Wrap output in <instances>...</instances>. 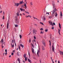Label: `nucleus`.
<instances>
[{
    "mask_svg": "<svg viewBox=\"0 0 63 63\" xmlns=\"http://www.w3.org/2000/svg\"><path fill=\"white\" fill-rule=\"evenodd\" d=\"M56 11V8H55L52 12L53 13L52 14V16H49L48 17L49 18L51 19V18H52V16H54V15H55L54 13H55Z\"/></svg>",
    "mask_w": 63,
    "mask_h": 63,
    "instance_id": "nucleus-1",
    "label": "nucleus"
},
{
    "mask_svg": "<svg viewBox=\"0 0 63 63\" xmlns=\"http://www.w3.org/2000/svg\"><path fill=\"white\" fill-rule=\"evenodd\" d=\"M15 22L16 24H18L19 23L18 19V18L16 17V16Z\"/></svg>",
    "mask_w": 63,
    "mask_h": 63,
    "instance_id": "nucleus-2",
    "label": "nucleus"
},
{
    "mask_svg": "<svg viewBox=\"0 0 63 63\" xmlns=\"http://www.w3.org/2000/svg\"><path fill=\"white\" fill-rule=\"evenodd\" d=\"M54 43H53L52 44V51L54 52Z\"/></svg>",
    "mask_w": 63,
    "mask_h": 63,
    "instance_id": "nucleus-3",
    "label": "nucleus"
},
{
    "mask_svg": "<svg viewBox=\"0 0 63 63\" xmlns=\"http://www.w3.org/2000/svg\"><path fill=\"white\" fill-rule=\"evenodd\" d=\"M33 33L34 35H35L36 34V30L35 29H33Z\"/></svg>",
    "mask_w": 63,
    "mask_h": 63,
    "instance_id": "nucleus-4",
    "label": "nucleus"
},
{
    "mask_svg": "<svg viewBox=\"0 0 63 63\" xmlns=\"http://www.w3.org/2000/svg\"><path fill=\"white\" fill-rule=\"evenodd\" d=\"M9 20H8V22H7V29H8V28L9 27V24L10 23V22L9 23Z\"/></svg>",
    "mask_w": 63,
    "mask_h": 63,
    "instance_id": "nucleus-5",
    "label": "nucleus"
},
{
    "mask_svg": "<svg viewBox=\"0 0 63 63\" xmlns=\"http://www.w3.org/2000/svg\"><path fill=\"white\" fill-rule=\"evenodd\" d=\"M32 53H34V49L32 47Z\"/></svg>",
    "mask_w": 63,
    "mask_h": 63,
    "instance_id": "nucleus-6",
    "label": "nucleus"
},
{
    "mask_svg": "<svg viewBox=\"0 0 63 63\" xmlns=\"http://www.w3.org/2000/svg\"><path fill=\"white\" fill-rule=\"evenodd\" d=\"M20 10H21V11H23V12H24V11H25V10L24 9H22V8H21L20 9Z\"/></svg>",
    "mask_w": 63,
    "mask_h": 63,
    "instance_id": "nucleus-7",
    "label": "nucleus"
},
{
    "mask_svg": "<svg viewBox=\"0 0 63 63\" xmlns=\"http://www.w3.org/2000/svg\"><path fill=\"white\" fill-rule=\"evenodd\" d=\"M30 17V18H31V17H32V16H30L29 15H28V16H26V18H27V17Z\"/></svg>",
    "mask_w": 63,
    "mask_h": 63,
    "instance_id": "nucleus-8",
    "label": "nucleus"
},
{
    "mask_svg": "<svg viewBox=\"0 0 63 63\" xmlns=\"http://www.w3.org/2000/svg\"><path fill=\"white\" fill-rule=\"evenodd\" d=\"M11 45L12 47H14V44H13V43H11Z\"/></svg>",
    "mask_w": 63,
    "mask_h": 63,
    "instance_id": "nucleus-9",
    "label": "nucleus"
},
{
    "mask_svg": "<svg viewBox=\"0 0 63 63\" xmlns=\"http://www.w3.org/2000/svg\"><path fill=\"white\" fill-rule=\"evenodd\" d=\"M20 5V4H19V3H16V7H18V6L19 5Z\"/></svg>",
    "mask_w": 63,
    "mask_h": 63,
    "instance_id": "nucleus-10",
    "label": "nucleus"
},
{
    "mask_svg": "<svg viewBox=\"0 0 63 63\" xmlns=\"http://www.w3.org/2000/svg\"><path fill=\"white\" fill-rule=\"evenodd\" d=\"M40 52V51L39 50H38V51L37 52V55H38V56H39V52Z\"/></svg>",
    "mask_w": 63,
    "mask_h": 63,
    "instance_id": "nucleus-11",
    "label": "nucleus"
},
{
    "mask_svg": "<svg viewBox=\"0 0 63 63\" xmlns=\"http://www.w3.org/2000/svg\"><path fill=\"white\" fill-rule=\"evenodd\" d=\"M23 3V0H22L21 2V1H20L19 2V4H20V5H21V4H22Z\"/></svg>",
    "mask_w": 63,
    "mask_h": 63,
    "instance_id": "nucleus-12",
    "label": "nucleus"
},
{
    "mask_svg": "<svg viewBox=\"0 0 63 63\" xmlns=\"http://www.w3.org/2000/svg\"><path fill=\"white\" fill-rule=\"evenodd\" d=\"M44 46L45 47L46 46V43L45 42H43L42 43Z\"/></svg>",
    "mask_w": 63,
    "mask_h": 63,
    "instance_id": "nucleus-13",
    "label": "nucleus"
},
{
    "mask_svg": "<svg viewBox=\"0 0 63 63\" xmlns=\"http://www.w3.org/2000/svg\"><path fill=\"white\" fill-rule=\"evenodd\" d=\"M25 61H27V57H25Z\"/></svg>",
    "mask_w": 63,
    "mask_h": 63,
    "instance_id": "nucleus-14",
    "label": "nucleus"
},
{
    "mask_svg": "<svg viewBox=\"0 0 63 63\" xmlns=\"http://www.w3.org/2000/svg\"><path fill=\"white\" fill-rule=\"evenodd\" d=\"M16 15H17V16H19V13H18V12H17V13H16Z\"/></svg>",
    "mask_w": 63,
    "mask_h": 63,
    "instance_id": "nucleus-15",
    "label": "nucleus"
},
{
    "mask_svg": "<svg viewBox=\"0 0 63 63\" xmlns=\"http://www.w3.org/2000/svg\"><path fill=\"white\" fill-rule=\"evenodd\" d=\"M26 54L25 53L23 55V57H24V58H25V57H26Z\"/></svg>",
    "mask_w": 63,
    "mask_h": 63,
    "instance_id": "nucleus-16",
    "label": "nucleus"
},
{
    "mask_svg": "<svg viewBox=\"0 0 63 63\" xmlns=\"http://www.w3.org/2000/svg\"><path fill=\"white\" fill-rule=\"evenodd\" d=\"M60 16H63V15H62V12L61 11V12Z\"/></svg>",
    "mask_w": 63,
    "mask_h": 63,
    "instance_id": "nucleus-17",
    "label": "nucleus"
},
{
    "mask_svg": "<svg viewBox=\"0 0 63 63\" xmlns=\"http://www.w3.org/2000/svg\"><path fill=\"white\" fill-rule=\"evenodd\" d=\"M42 47L43 50H45V48H44V46H42Z\"/></svg>",
    "mask_w": 63,
    "mask_h": 63,
    "instance_id": "nucleus-18",
    "label": "nucleus"
},
{
    "mask_svg": "<svg viewBox=\"0 0 63 63\" xmlns=\"http://www.w3.org/2000/svg\"><path fill=\"white\" fill-rule=\"evenodd\" d=\"M53 8H54L55 7V4H53Z\"/></svg>",
    "mask_w": 63,
    "mask_h": 63,
    "instance_id": "nucleus-19",
    "label": "nucleus"
},
{
    "mask_svg": "<svg viewBox=\"0 0 63 63\" xmlns=\"http://www.w3.org/2000/svg\"><path fill=\"white\" fill-rule=\"evenodd\" d=\"M59 27L60 28H61V25L60 24V23H59Z\"/></svg>",
    "mask_w": 63,
    "mask_h": 63,
    "instance_id": "nucleus-20",
    "label": "nucleus"
},
{
    "mask_svg": "<svg viewBox=\"0 0 63 63\" xmlns=\"http://www.w3.org/2000/svg\"><path fill=\"white\" fill-rule=\"evenodd\" d=\"M11 43L13 44H14V41L13 40H12Z\"/></svg>",
    "mask_w": 63,
    "mask_h": 63,
    "instance_id": "nucleus-21",
    "label": "nucleus"
},
{
    "mask_svg": "<svg viewBox=\"0 0 63 63\" xmlns=\"http://www.w3.org/2000/svg\"><path fill=\"white\" fill-rule=\"evenodd\" d=\"M20 45L21 47H22L23 48V47H24L23 45H22V44H20Z\"/></svg>",
    "mask_w": 63,
    "mask_h": 63,
    "instance_id": "nucleus-22",
    "label": "nucleus"
},
{
    "mask_svg": "<svg viewBox=\"0 0 63 63\" xmlns=\"http://www.w3.org/2000/svg\"><path fill=\"white\" fill-rule=\"evenodd\" d=\"M15 26L16 27H18V25H15Z\"/></svg>",
    "mask_w": 63,
    "mask_h": 63,
    "instance_id": "nucleus-23",
    "label": "nucleus"
},
{
    "mask_svg": "<svg viewBox=\"0 0 63 63\" xmlns=\"http://www.w3.org/2000/svg\"><path fill=\"white\" fill-rule=\"evenodd\" d=\"M55 17H56V16H57V14L56 12L55 13Z\"/></svg>",
    "mask_w": 63,
    "mask_h": 63,
    "instance_id": "nucleus-24",
    "label": "nucleus"
},
{
    "mask_svg": "<svg viewBox=\"0 0 63 63\" xmlns=\"http://www.w3.org/2000/svg\"><path fill=\"white\" fill-rule=\"evenodd\" d=\"M30 5H33V3H32V2L31 1L30 2Z\"/></svg>",
    "mask_w": 63,
    "mask_h": 63,
    "instance_id": "nucleus-25",
    "label": "nucleus"
},
{
    "mask_svg": "<svg viewBox=\"0 0 63 63\" xmlns=\"http://www.w3.org/2000/svg\"><path fill=\"white\" fill-rule=\"evenodd\" d=\"M1 42V43H3V42H4V40H3V39H2L1 40V41H0Z\"/></svg>",
    "mask_w": 63,
    "mask_h": 63,
    "instance_id": "nucleus-26",
    "label": "nucleus"
},
{
    "mask_svg": "<svg viewBox=\"0 0 63 63\" xmlns=\"http://www.w3.org/2000/svg\"><path fill=\"white\" fill-rule=\"evenodd\" d=\"M24 6L26 7L25 8V9H26V8H27L26 4H25H25Z\"/></svg>",
    "mask_w": 63,
    "mask_h": 63,
    "instance_id": "nucleus-27",
    "label": "nucleus"
},
{
    "mask_svg": "<svg viewBox=\"0 0 63 63\" xmlns=\"http://www.w3.org/2000/svg\"><path fill=\"white\" fill-rule=\"evenodd\" d=\"M28 60L29 61V62H31V60H29V59L28 58Z\"/></svg>",
    "mask_w": 63,
    "mask_h": 63,
    "instance_id": "nucleus-28",
    "label": "nucleus"
},
{
    "mask_svg": "<svg viewBox=\"0 0 63 63\" xmlns=\"http://www.w3.org/2000/svg\"><path fill=\"white\" fill-rule=\"evenodd\" d=\"M18 48L19 50H20V46H19V47H18Z\"/></svg>",
    "mask_w": 63,
    "mask_h": 63,
    "instance_id": "nucleus-29",
    "label": "nucleus"
},
{
    "mask_svg": "<svg viewBox=\"0 0 63 63\" xmlns=\"http://www.w3.org/2000/svg\"><path fill=\"white\" fill-rule=\"evenodd\" d=\"M31 38H30L29 41V42L30 43H31Z\"/></svg>",
    "mask_w": 63,
    "mask_h": 63,
    "instance_id": "nucleus-30",
    "label": "nucleus"
},
{
    "mask_svg": "<svg viewBox=\"0 0 63 63\" xmlns=\"http://www.w3.org/2000/svg\"><path fill=\"white\" fill-rule=\"evenodd\" d=\"M40 24H42V25H44V24H43V23L42 22H40Z\"/></svg>",
    "mask_w": 63,
    "mask_h": 63,
    "instance_id": "nucleus-31",
    "label": "nucleus"
},
{
    "mask_svg": "<svg viewBox=\"0 0 63 63\" xmlns=\"http://www.w3.org/2000/svg\"><path fill=\"white\" fill-rule=\"evenodd\" d=\"M59 33L60 35V30L59 29Z\"/></svg>",
    "mask_w": 63,
    "mask_h": 63,
    "instance_id": "nucleus-32",
    "label": "nucleus"
},
{
    "mask_svg": "<svg viewBox=\"0 0 63 63\" xmlns=\"http://www.w3.org/2000/svg\"><path fill=\"white\" fill-rule=\"evenodd\" d=\"M47 31H48V30L47 29H46L45 30V32H47Z\"/></svg>",
    "mask_w": 63,
    "mask_h": 63,
    "instance_id": "nucleus-33",
    "label": "nucleus"
},
{
    "mask_svg": "<svg viewBox=\"0 0 63 63\" xmlns=\"http://www.w3.org/2000/svg\"><path fill=\"white\" fill-rule=\"evenodd\" d=\"M46 14H48V15H49V13L47 12L46 13Z\"/></svg>",
    "mask_w": 63,
    "mask_h": 63,
    "instance_id": "nucleus-34",
    "label": "nucleus"
},
{
    "mask_svg": "<svg viewBox=\"0 0 63 63\" xmlns=\"http://www.w3.org/2000/svg\"><path fill=\"white\" fill-rule=\"evenodd\" d=\"M33 18H34V19H37V20H38V19L34 17H33Z\"/></svg>",
    "mask_w": 63,
    "mask_h": 63,
    "instance_id": "nucleus-35",
    "label": "nucleus"
},
{
    "mask_svg": "<svg viewBox=\"0 0 63 63\" xmlns=\"http://www.w3.org/2000/svg\"><path fill=\"white\" fill-rule=\"evenodd\" d=\"M20 39H21V38H22V36L21 35H20Z\"/></svg>",
    "mask_w": 63,
    "mask_h": 63,
    "instance_id": "nucleus-36",
    "label": "nucleus"
},
{
    "mask_svg": "<svg viewBox=\"0 0 63 63\" xmlns=\"http://www.w3.org/2000/svg\"><path fill=\"white\" fill-rule=\"evenodd\" d=\"M49 42H50V45L51 46V42L50 41H49Z\"/></svg>",
    "mask_w": 63,
    "mask_h": 63,
    "instance_id": "nucleus-37",
    "label": "nucleus"
},
{
    "mask_svg": "<svg viewBox=\"0 0 63 63\" xmlns=\"http://www.w3.org/2000/svg\"><path fill=\"white\" fill-rule=\"evenodd\" d=\"M32 46L33 48H34V45H33V44H32Z\"/></svg>",
    "mask_w": 63,
    "mask_h": 63,
    "instance_id": "nucleus-38",
    "label": "nucleus"
},
{
    "mask_svg": "<svg viewBox=\"0 0 63 63\" xmlns=\"http://www.w3.org/2000/svg\"><path fill=\"white\" fill-rule=\"evenodd\" d=\"M14 53L13 52L12 53H11L12 55V56L13 55H14Z\"/></svg>",
    "mask_w": 63,
    "mask_h": 63,
    "instance_id": "nucleus-39",
    "label": "nucleus"
},
{
    "mask_svg": "<svg viewBox=\"0 0 63 63\" xmlns=\"http://www.w3.org/2000/svg\"><path fill=\"white\" fill-rule=\"evenodd\" d=\"M53 24H52V22H51V24H50V25H52Z\"/></svg>",
    "mask_w": 63,
    "mask_h": 63,
    "instance_id": "nucleus-40",
    "label": "nucleus"
},
{
    "mask_svg": "<svg viewBox=\"0 0 63 63\" xmlns=\"http://www.w3.org/2000/svg\"><path fill=\"white\" fill-rule=\"evenodd\" d=\"M5 52H7V49H6L5 50Z\"/></svg>",
    "mask_w": 63,
    "mask_h": 63,
    "instance_id": "nucleus-41",
    "label": "nucleus"
},
{
    "mask_svg": "<svg viewBox=\"0 0 63 63\" xmlns=\"http://www.w3.org/2000/svg\"><path fill=\"white\" fill-rule=\"evenodd\" d=\"M17 55H18V56H19V54H18V52H17Z\"/></svg>",
    "mask_w": 63,
    "mask_h": 63,
    "instance_id": "nucleus-42",
    "label": "nucleus"
},
{
    "mask_svg": "<svg viewBox=\"0 0 63 63\" xmlns=\"http://www.w3.org/2000/svg\"><path fill=\"white\" fill-rule=\"evenodd\" d=\"M43 32H41L40 34H43Z\"/></svg>",
    "mask_w": 63,
    "mask_h": 63,
    "instance_id": "nucleus-43",
    "label": "nucleus"
},
{
    "mask_svg": "<svg viewBox=\"0 0 63 63\" xmlns=\"http://www.w3.org/2000/svg\"><path fill=\"white\" fill-rule=\"evenodd\" d=\"M2 48H3L4 47L3 46V44H2Z\"/></svg>",
    "mask_w": 63,
    "mask_h": 63,
    "instance_id": "nucleus-44",
    "label": "nucleus"
},
{
    "mask_svg": "<svg viewBox=\"0 0 63 63\" xmlns=\"http://www.w3.org/2000/svg\"><path fill=\"white\" fill-rule=\"evenodd\" d=\"M34 39H36V37L35 36H34Z\"/></svg>",
    "mask_w": 63,
    "mask_h": 63,
    "instance_id": "nucleus-45",
    "label": "nucleus"
},
{
    "mask_svg": "<svg viewBox=\"0 0 63 63\" xmlns=\"http://www.w3.org/2000/svg\"><path fill=\"white\" fill-rule=\"evenodd\" d=\"M41 30H44V29L42 28H41Z\"/></svg>",
    "mask_w": 63,
    "mask_h": 63,
    "instance_id": "nucleus-46",
    "label": "nucleus"
},
{
    "mask_svg": "<svg viewBox=\"0 0 63 63\" xmlns=\"http://www.w3.org/2000/svg\"><path fill=\"white\" fill-rule=\"evenodd\" d=\"M53 25H55V23H53Z\"/></svg>",
    "mask_w": 63,
    "mask_h": 63,
    "instance_id": "nucleus-47",
    "label": "nucleus"
},
{
    "mask_svg": "<svg viewBox=\"0 0 63 63\" xmlns=\"http://www.w3.org/2000/svg\"><path fill=\"white\" fill-rule=\"evenodd\" d=\"M25 13H27V14H29V12H26V11L25 12Z\"/></svg>",
    "mask_w": 63,
    "mask_h": 63,
    "instance_id": "nucleus-48",
    "label": "nucleus"
},
{
    "mask_svg": "<svg viewBox=\"0 0 63 63\" xmlns=\"http://www.w3.org/2000/svg\"><path fill=\"white\" fill-rule=\"evenodd\" d=\"M44 20H46V18L44 17Z\"/></svg>",
    "mask_w": 63,
    "mask_h": 63,
    "instance_id": "nucleus-49",
    "label": "nucleus"
},
{
    "mask_svg": "<svg viewBox=\"0 0 63 63\" xmlns=\"http://www.w3.org/2000/svg\"><path fill=\"white\" fill-rule=\"evenodd\" d=\"M54 29V27H53L52 28V29Z\"/></svg>",
    "mask_w": 63,
    "mask_h": 63,
    "instance_id": "nucleus-50",
    "label": "nucleus"
},
{
    "mask_svg": "<svg viewBox=\"0 0 63 63\" xmlns=\"http://www.w3.org/2000/svg\"><path fill=\"white\" fill-rule=\"evenodd\" d=\"M29 56H30V53H29Z\"/></svg>",
    "mask_w": 63,
    "mask_h": 63,
    "instance_id": "nucleus-51",
    "label": "nucleus"
},
{
    "mask_svg": "<svg viewBox=\"0 0 63 63\" xmlns=\"http://www.w3.org/2000/svg\"><path fill=\"white\" fill-rule=\"evenodd\" d=\"M3 17L2 18V19H4V16H3Z\"/></svg>",
    "mask_w": 63,
    "mask_h": 63,
    "instance_id": "nucleus-52",
    "label": "nucleus"
},
{
    "mask_svg": "<svg viewBox=\"0 0 63 63\" xmlns=\"http://www.w3.org/2000/svg\"><path fill=\"white\" fill-rule=\"evenodd\" d=\"M49 23L50 24V23L51 24V21H49Z\"/></svg>",
    "mask_w": 63,
    "mask_h": 63,
    "instance_id": "nucleus-53",
    "label": "nucleus"
},
{
    "mask_svg": "<svg viewBox=\"0 0 63 63\" xmlns=\"http://www.w3.org/2000/svg\"><path fill=\"white\" fill-rule=\"evenodd\" d=\"M5 54L6 55H7V52H6V53H5Z\"/></svg>",
    "mask_w": 63,
    "mask_h": 63,
    "instance_id": "nucleus-54",
    "label": "nucleus"
},
{
    "mask_svg": "<svg viewBox=\"0 0 63 63\" xmlns=\"http://www.w3.org/2000/svg\"><path fill=\"white\" fill-rule=\"evenodd\" d=\"M13 52H15V50H13Z\"/></svg>",
    "mask_w": 63,
    "mask_h": 63,
    "instance_id": "nucleus-55",
    "label": "nucleus"
},
{
    "mask_svg": "<svg viewBox=\"0 0 63 63\" xmlns=\"http://www.w3.org/2000/svg\"><path fill=\"white\" fill-rule=\"evenodd\" d=\"M2 12V11H0V13H1Z\"/></svg>",
    "mask_w": 63,
    "mask_h": 63,
    "instance_id": "nucleus-56",
    "label": "nucleus"
},
{
    "mask_svg": "<svg viewBox=\"0 0 63 63\" xmlns=\"http://www.w3.org/2000/svg\"><path fill=\"white\" fill-rule=\"evenodd\" d=\"M34 25H35V26H37V24H35Z\"/></svg>",
    "mask_w": 63,
    "mask_h": 63,
    "instance_id": "nucleus-57",
    "label": "nucleus"
},
{
    "mask_svg": "<svg viewBox=\"0 0 63 63\" xmlns=\"http://www.w3.org/2000/svg\"><path fill=\"white\" fill-rule=\"evenodd\" d=\"M33 41L35 42H36V41H35V39H34Z\"/></svg>",
    "mask_w": 63,
    "mask_h": 63,
    "instance_id": "nucleus-58",
    "label": "nucleus"
},
{
    "mask_svg": "<svg viewBox=\"0 0 63 63\" xmlns=\"http://www.w3.org/2000/svg\"><path fill=\"white\" fill-rule=\"evenodd\" d=\"M5 55V53H3V56H4V55Z\"/></svg>",
    "mask_w": 63,
    "mask_h": 63,
    "instance_id": "nucleus-59",
    "label": "nucleus"
},
{
    "mask_svg": "<svg viewBox=\"0 0 63 63\" xmlns=\"http://www.w3.org/2000/svg\"><path fill=\"white\" fill-rule=\"evenodd\" d=\"M20 15L21 16H22V14H20Z\"/></svg>",
    "mask_w": 63,
    "mask_h": 63,
    "instance_id": "nucleus-60",
    "label": "nucleus"
},
{
    "mask_svg": "<svg viewBox=\"0 0 63 63\" xmlns=\"http://www.w3.org/2000/svg\"><path fill=\"white\" fill-rule=\"evenodd\" d=\"M9 57H10V58L11 57V55H10L9 56Z\"/></svg>",
    "mask_w": 63,
    "mask_h": 63,
    "instance_id": "nucleus-61",
    "label": "nucleus"
},
{
    "mask_svg": "<svg viewBox=\"0 0 63 63\" xmlns=\"http://www.w3.org/2000/svg\"><path fill=\"white\" fill-rule=\"evenodd\" d=\"M50 46V49H51V45Z\"/></svg>",
    "mask_w": 63,
    "mask_h": 63,
    "instance_id": "nucleus-62",
    "label": "nucleus"
},
{
    "mask_svg": "<svg viewBox=\"0 0 63 63\" xmlns=\"http://www.w3.org/2000/svg\"><path fill=\"white\" fill-rule=\"evenodd\" d=\"M52 42H54V40L53 39H52Z\"/></svg>",
    "mask_w": 63,
    "mask_h": 63,
    "instance_id": "nucleus-63",
    "label": "nucleus"
},
{
    "mask_svg": "<svg viewBox=\"0 0 63 63\" xmlns=\"http://www.w3.org/2000/svg\"><path fill=\"white\" fill-rule=\"evenodd\" d=\"M23 62H24V63H25V62L24 61H23Z\"/></svg>",
    "mask_w": 63,
    "mask_h": 63,
    "instance_id": "nucleus-64",
    "label": "nucleus"
}]
</instances>
